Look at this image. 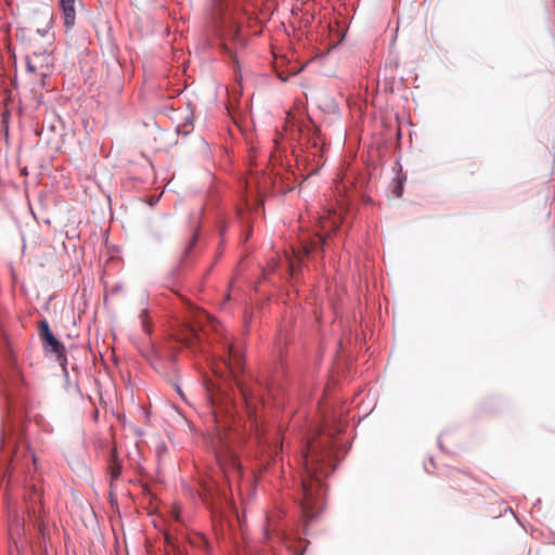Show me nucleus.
Segmentation results:
<instances>
[{
    "label": "nucleus",
    "instance_id": "1",
    "mask_svg": "<svg viewBox=\"0 0 555 555\" xmlns=\"http://www.w3.org/2000/svg\"><path fill=\"white\" fill-rule=\"evenodd\" d=\"M336 454L328 440H312L302 452L305 477L301 481L302 509L308 517H313L322 508L326 494L322 478L328 476L336 467Z\"/></svg>",
    "mask_w": 555,
    "mask_h": 555
},
{
    "label": "nucleus",
    "instance_id": "2",
    "mask_svg": "<svg viewBox=\"0 0 555 555\" xmlns=\"http://www.w3.org/2000/svg\"><path fill=\"white\" fill-rule=\"evenodd\" d=\"M204 317L208 319V324L206 326L201 325L199 330L194 325H185L180 341L184 346L193 348L196 344L202 341V336L206 334L208 327H210L216 334L222 336V348L224 350V353L211 363L214 374L220 377L228 374L235 376L243 365V354L241 350L221 332L222 326L217 320L208 315Z\"/></svg>",
    "mask_w": 555,
    "mask_h": 555
},
{
    "label": "nucleus",
    "instance_id": "3",
    "mask_svg": "<svg viewBox=\"0 0 555 555\" xmlns=\"http://www.w3.org/2000/svg\"><path fill=\"white\" fill-rule=\"evenodd\" d=\"M53 40V34L39 29L30 38L26 68L34 93L46 87V79L51 75L54 62L52 54Z\"/></svg>",
    "mask_w": 555,
    "mask_h": 555
},
{
    "label": "nucleus",
    "instance_id": "4",
    "mask_svg": "<svg viewBox=\"0 0 555 555\" xmlns=\"http://www.w3.org/2000/svg\"><path fill=\"white\" fill-rule=\"evenodd\" d=\"M339 228V218L336 214L333 216L321 217L320 219V229L325 233L323 236L320 233H317L313 237L309 238V241H302L301 248L297 251L294 250V255L298 259H302L304 256L309 255L312 251H315L318 248L324 250L327 246V236L331 232H335Z\"/></svg>",
    "mask_w": 555,
    "mask_h": 555
},
{
    "label": "nucleus",
    "instance_id": "5",
    "mask_svg": "<svg viewBox=\"0 0 555 555\" xmlns=\"http://www.w3.org/2000/svg\"><path fill=\"white\" fill-rule=\"evenodd\" d=\"M39 336L42 340L43 348L47 352L53 353L56 360L64 365L66 362L65 347L63 344L53 335L50 330L49 323L43 320L39 323Z\"/></svg>",
    "mask_w": 555,
    "mask_h": 555
},
{
    "label": "nucleus",
    "instance_id": "6",
    "mask_svg": "<svg viewBox=\"0 0 555 555\" xmlns=\"http://www.w3.org/2000/svg\"><path fill=\"white\" fill-rule=\"evenodd\" d=\"M241 395L245 401L249 417H254L257 411V403L263 402V396L259 389H254L243 384H238Z\"/></svg>",
    "mask_w": 555,
    "mask_h": 555
},
{
    "label": "nucleus",
    "instance_id": "7",
    "mask_svg": "<svg viewBox=\"0 0 555 555\" xmlns=\"http://www.w3.org/2000/svg\"><path fill=\"white\" fill-rule=\"evenodd\" d=\"M76 0H60V7L63 13V21L66 28H72L76 21Z\"/></svg>",
    "mask_w": 555,
    "mask_h": 555
},
{
    "label": "nucleus",
    "instance_id": "8",
    "mask_svg": "<svg viewBox=\"0 0 555 555\" xmlns=\"http://www.w3.org/2000/svg\"><path fill=\"white\" fill-rule=\"evenodd\" d=\"M28 511L33 514L40 513L42 507V492L36 486H33L27 494Z\"/></svg>",
    "mask_w": 555,
    "mask_h": 555
},
{
    "label": "nucleus",
    "instance_id": "9",
    "mask_svg": "<svg viewBox=\"0 0 555 555\" xmlns=\"http://www.w3.org/2000/svg\"><path fill=\"white\" fill-rule=\"evenodd\" d=\"M108 475H109V482L113 485L114 481H116L121 474V464L119 460L117 459V452L115 449L111 451V457L108 463Z\"/></svg>",
    "mask_w": 555,
    "mask_h": 555
},
{
    "label": "nucleus",
    "instance_id": "10",
    "mask_svg": "<svg viewBox=\"0 0 555 555\" xmlns=\"http://www.w3.org/2000/svg\"><path fill=\"white\" fill-rule=\"evenodd\" d=\"M197 240H198V230L196 229V230H194L188 245L185 246V248L182 253L181 262H184L190 258L192 249L196 245Z\"/></svg>",
    "mask_w": 555,
    "mask_h": 555
},
{
    "label": "nucleus",
    "instance_id": "11",
    "mask_svg": "<svg viewBox=\"0 0 555 555\" xmlns=\"http://www.w3.org/2000/svg\"><path fill=\"white\" fill-rule=\"evenodd\" d=\"M215 387L216 385L214 383H209L206 385V390H207V398H208V401L212 408V413H214V416L216 417L217 416V411L215 409V405L217 404V399L215 397Z\"/></svg>",
    "mask_w": 555,
    "mask_h": 555
},
{
    "label": "nucleus",
    "instance_id": "12",
    "mask_svg": "<svg viewBox=\"0 0 555 555\" xmlns=\"http://www.w3.org/2000/svg\"><path fill=\"white\" fill-rule=\"evenodd\" d=\"M139 318L141 319L142 327L145 331V333H150V325H149V318H147V311L142 310Z\"/></svg>",
    "mask_w": 555,
    "mask_h": 555
},
{
    "label": "nucleus",
    "instance_id": "13",
    "mask_svg": "<svg viewBox=\"0 0 555 555\" xmlns=\"http://www.w3.org/2000/svg\"><path fill=\"white\" fill-rule=\"evenodd\" d=\"M401 191H402V185H401V182L398 184V186L396 188V194L397 196H401Z\"/></svg>",
    "mask_w": 555,
    "mask_h": 555
}]
</instances>
